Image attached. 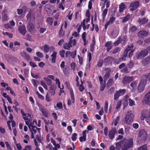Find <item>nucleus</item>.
Instances as JSON below:
<instances>
[{"label":"nucleus","instance_id":"64","mask_svg":"<svg viewBox=\"0 0 150 150\" xmlns=\"http://www.w3.org/2000/svg\"><path fill=\"white\" fill-rule=\"evenodd\" d=\"M118 133L122 135L124 134L123 129L122 128L120 129L118 131Z\"/></svg>","mask_w":150,"mask_h":150},{"label":"nucleus","instance_id":"47","mask_svg":"<svg viewBox=\"0 0 150 150\" xmlns=\"http://www.w3.org/2000/svg\"><path fill=\"white\" fill-rule=\"evenodd\" d=\"M85 20L84 19L83 20V21L81 23V25H82V26L83 27V30H85L86 29V27L85 25Z\"/></svg>","mask_w":150,"mask_h":150},{"label":"nucleus","instance_id":"30","mask_svg":"<svg viewBox=\"0 0 150 150\" xmlns=\"http://www.w3.org/2000/svg\"><path fill=\"white\" fill-rule=\"evenodd\" d=\"M137 82L136 81L132 82L130 84V86L133 89H134L137 87Z\"/></svg>","mask_w":150,"mask_h":150},{"label":"nucleus","instance_id":"13","mask_svg":"<svg viewBox=\"0 0 150 150\" xmlns=\"http://www.w3.org/2000/svg\"><path fill=\"white\" fill-rule=\"evenodd\" d=\"M117 132L116 129L115 127H112L111 129L110 130L108 133L109 138L111 139H113L115 136V134Z\"/></svg>","mask_w":150,"mask_h":150},{"label":"nucleus","instance_id":"40","mask_svg":"<svg viewBox=\"0 0 150 150\" xmlns=\"http://www.w3.org/2000/svg\"><path fill=\"white\" fill-rule=\"evenodd\" d=\"M41 84L43 87L46 89L47 90V87L46 83L43 81H41Z\"/></svg>","mask_w":150,"mask_h":150},{"label":"nucleus","instance_id":"63","mask_svg":"<svg viewBox=\"0 0 150 150\" xmlns=\"http://www.w3.org/2000/svg\"><path fill=\"white\" fill-rule=\"evenodd\" d=\"M16 146L17 149L18 150H21L22 149V146H21L20 143L17 144H16Z\"/></svg>","mask_w":150,"mask_h":150},{"label":"nucleus","instance_id":"43","mask_svg":"<svg viewBox=\"0 0 150 150\" xmlns=\"http://www.w3.org/2000/svg\"><path fill=\"white\" fill-rule=\"evenodd\" d=\"M120 50V48L119 47L115 48L113 51L112 53L113 54H115Z\"/></svg>","mask_w":150,"mask_h":150},{"label":"nucleus","instance_id":"23","mask_svg":"<svg viewBox=\"0 0 150 150\" xmlns=\"http://www.w3.org/2000/svg\"><path fill=\"white\" fill-rule=\"evenodd\" d=\"M114 60V58L110 57H108L104 59V61L106 63H111Z\"/></svg>","mask_w":150,"mask_h":150},{"label":"nucleus","instance_id":"45","mask_svg":"<svg viewBox=\"0 0 150 150\" xmlns=\"http://www.w3.org/2000/svg\"><path fill=\"white\" fill-rule=\"evenodd\" d=\"M57 107L59 109H62L63 108L62 103L61 102H59L56 104Z\"/></svg>","mask_w":150,"mask_h":150},{"label":"nucleus","instance_id":"3","mask_svg":"<svg viewBox=\"0 0 150 150\" xmlns=\"http://www.w3.org/2000/svg\"><path fill=\"white\" fill-rule=\"evenodd\" d=\"M122 144L124 145V148L122 150H127L128 149L131 148L133 146V139L130 138L122 142Z\"/></svg>","mask_w":150,"mask_h":150},{"label":"nucleus","instance_id":"16","mask_svg":"<svg viewBox=\"0 0 150 150\" xmlns=\"http://www.w3.org/2000/svg\"><path fill=\"white\" fill-rule=\"evenodd\" d=\"M105 71L106 73L104 76L105 80H107L109 78L110 75V73L111 72V70L110 68H107L105 69Z\"/></svg>","mask_w":150,"mask_h":150},{"label":"nucleus","instance_id":"7","mask_svg":"<svg viewBox=\"0 0 150 150\" xmlns=\"http://www.w3.org/2000/svg\"><path fill=\"white\" fill-rule=\"evenodd\" d=\"M146 82L141 78V80L139 83L137 88V90L139 93L142 92L144 90L146 86Z\"/></svg>","mask_w":150,"mask_h":150},{"label":"nucleus","instance_id":"48","mask_svg":"<svg viewBox=\"0 0 150 150\" xmlns=\"http://www.w3.org/2000/svg\"><path fill=\"white\" fill-rule=\"evenodd\" d=\"M86 137L83 136H81L79 138V140L81 142L85 141L86 140Z\"/></svg>","mask_w":150,"mask_h":150},{"label":"nucleus","instance_id":"21","mask_svg":"<svg viewBox=\"0 0 150 150\" xmlns=\"http://www.w3.org/2000/svg\"><path fill=\"white\" fill-rule=\"evenodd\" d=\"M137 27L136 26H132L129 29V32L132 34L134 33L137 30Z\"/></svg>","mask_w":150,"mask_h":150},{"label":"nucleus","instance_id":"49","mask_svg":"<svg viewBox=\"0 0 150 150\" xmlns=\"http://www.w3.org/2000/svg\"><path fill=\"white\" fill-rule=\"evenodd\" d=\"M100 84L101 85L100 86V90L101 91H103L105 87V83H102V84Z\"/></svg>","mask_w":150,"mask_h":150},{"label":"nucleus","instance_id":"27","mask_svg":"<svg viewBox=\"0 0 150 150\" xmlns=\"http://www.w3.org/2000/svg\"><path fill=\"white\" fill-rule=\"evenodd\" d=\"M57 54V53L56 52H54L51 55V56L52 57V62L53 63L55 62V59Z\"/></svg>","mask_w":150,"mask_h":150},{"label":"nucleus","instance_id":"31","mask_svg":"<svg viewBox=\"0 0 150 150\" xmlns=\"http://www.w3.org/2000/svg\"><path fill=\"white\" fill-rule=\"evenodd\" d=\"M138 150H147V146L146 144H144L137 148Z\"/></svg>","mask_w":150,"mask_h":150},{"label":"nucleus","instance_id":"39","mask_svg":"<svg viewBox=\"0 0 150 150\" xmlns=\"http://www.w3.org/2000/svg\"><path fill=\"white\" fill-rule=\"evenodd\" d=\"M121 38L119 37L118 39L115 41L114 43V44L115 46H117L120 42Z\"/></svg>","mask_w":150,"mask_h":150},{"label":"nucleus","instance_id":"25","mask_svg":"<svg viewBox=\"0 0 150 150\" xmlns=\"http://www.w3.org/2000/svg\"><path fill=\"white\" fill-rule=\"evenodd\" d=\"M126 7V6L124 3L121 4L119 6V12H123Z\"/></svg>","mask_w":150,"mask_h":150},{"label":"nucleus","instance_id":"46","mask_svg":"<svg viewBox=\"0 0 150 150\" xmlns=\"http://www.w3.org/2000/svg\"><path fill=\"white\" fill-rule=\"evenodd\" d=\"M44 51L46 52H47L49 50V46L46 45H45L44 47Z\"/></svg>","mask_w":150,"mask_h":150},{"label":"nucleus","instance_id":"38","mask_svg":"<svg viewBox=\"0 0 150 150\" xmlns=\"http://www.w3.org/2000/svg\"><path fill=\"white\" fill-rule=\"evenodd\" d=\"M129 105L130 106L135 105L134 102L131 99H129Z\"/></svg>","mask_w":150,"mask_h":150},{"label":"nucleus","instance_id":"34","mask_svg":"<svg viewBox=\"0 0 150 150\" xmlns=\"http://www.w3.org/2000/svg\"><path fill=\"white\" fill-rule=\"evenodd\" d=\"M108 12V9L105 8L104 9V10L103 11V13L102 15V17L103 19H104L105 18V17L107 13Z\"/></svg>","mask_w":150,"mask_h":150},{"label":"nucleus","instance_id":"56","mask_svg":"<svg viewBox=\"0 0 150 150\" xmlns=\"http://www.w3.org/2000/svg\"><path fill=\"white\" fill-rule=\"evenodd\" d=\"M36 54L38 56L41 58H42L43 57V54L40 52H37L36 53Z\"/></svg>","mask_w":150,"mask_h":150},{"label":"nucleus","instance_id":"61","mask_svg":"<svg viewBox=\"0 0 150 150\" xmlns=\"http://www.w3.org/2000/svg\"><path fill=\"white\" fill-rule=\"evenodd\" d=\"M30 64L31 67H36L37 66L34 62H30Z\"/></svg>","mask_w":150,"mask_h":150},{"label":"nucleus","instance_id":"51","mask_svg":"<svg viewBox=\"0 0 150 150\" xmlns=\"http://www.w3.org/2000/svg\"><path fill=\"white\" fill-rule=\"evenodd\" d=\"M32 148L31 146L28 145L25 146V149H23V150H32Z\"/></svg>","mask_w":150,"mask_h":150},{"label":"nucleus","instance_id":"20","mask_svg":"<svg viewBox=\"0 0 150 150\" xmlns=\"http://www.w3.org/2000/svg\"><path fill=\"white\" fill-rule=\"evenodd\" d=\"M112 42L111 41H108L105 44V46L107 47L106 50L108 52L112 48V46L111 45Z\"/></svg>","mask_w":150,"mask_h":150},{"label":"nucleus","instance_id":"55","mask_svg":"<svg viewBox=\"0 0 150 150\" xmlns=\"http://www.w3.org/2000/svg\"><path fill=\"white\" fill-rule=\"evenodd\" d=\"M115 18L114 17L112 16L110 18L109 21L110 22L111 24H112L113 23V22L115 21Z\"/></svg>","mask_w":150,"mask_h":150},{"label":"nucleus","instance_id":"60","mask_svg":"<svg viewBox=\"0 0 150 150\" xmlns=\"http://www.w3.org/2000/svg\"><path fill=\"white\" fill-rule=\"evenodd\" d=\"M108 128L107 127H105L104 129V133L105 135L106 136L108 135Z\"/></svg>","mask_w":150,"mask_h":150},{"label":"nucleus","instance_id":"52","mask_svg":"<svg viewBox=\"0 0 150 150\" xmlns=\"http://www.w3.org/2000/svg\"><path fill=\"white\" fill-rule=\"evenodd\" d=\"M134 64L133 62H130L127 64L128 67L129 68H132L134 66Z\"/></svg>","mask_w":150,"mask_h":150},{"label":"nucleus","instance_id":"54","mask_svg":"<svg viewBox=\"0 0 150 150\" xmlns=\"http://www.w3.org/2000/svg\"><path fill=\"white\" fill-rule=\"evenodd\" d=\"M46 21H47L50 24H52V19L51 18H47Z\"/></svg>","mask_w":150,"mask_h":150},{"label":"nucleus","instance_id":"17","mask_svg":"<svg viewBox=\"0 0 150 150\" xmlns=\"http://www.w3.org/2000/svg\"><path fill=\"white\" fill-rule=\"evenodd\" d=\"M54 9L53 6L50 4H47L45 6V9L47 12L52 11Z\"/></svg>","mask_w":150,"mask_h":150},{"label":"nucleus","instance_id":"11","mask_svg":"<svg viewBox=\"0 0 150 150\" xmlns=\"http://www.w3.org/2000/svg\"><path fill=\"white\" fill-rule=\"evenodd\" d=\"M133 79L132 76H125L123 78L122 82L124 85H126L129 83Z\"/></svg>","mask_w":150,"mask_h":150},{"label":"nucleus","instance_id":"26","mask_svg":"<svg viewBox=\"0 0 150 150\" xmlns=\"http://www.w3.org/2000/svg\"><path fill=\"white\" fill-rule=\"evenodd\" d=\"M148 21V19L144 18L142 19H139L138 21V22L140 25L146 23Z\"/></svg>","mask_w":150,"mask_h":150},{"label":"nucleus","instance_id":"2","mask_svg":"<svg viewBox=\"0 0 150 150\" xmlns=\"http://www.w3.org/2000/svg\"><path fill=\"white\" fill-rule=\"evenodd\" d=\"M140 118L142 120H144V118H146V121L150 125V108L148 111L145 110H142Z\"/></svg>","mask_w":150,"mask_h":150},{"label":"nucleus","instance_id":"58","mask_svg":"<svg viewBox=\"0 0 150 150\" xmlns=\"http://www.w3.org/2000/svg\"><path fill=\"white\" fill-rule=\"evenodd\" d=\"M103 64V61L102 60H100L98 62L97 64L98 66L99 67H101Z\"/></svg>","mask_w":150,"mask_h":150},{"label":"nucleus","instance_id":"24","mask_svg":"<svg viewBox=\"0 0 150 150\" xmlns=\"http://www.w3.org/2000/svg\"><path fill=\"white\" fill-rule=\"evenodd\" d=\"M72 46V45L70 44V42L68 43H66L64 44L63 47V48L65 50H69L70 47Z\"/></svg>","mask_w":150,"mask_h":150},{"label":"nucleus","instance_id":"15","mask_svg":"<svg viewBox=\"0 0 150 150\" xmlns=\"http://www.w3.org/2000/svg\"><path fill=\"white\" fill-rule=\"evenodd\" d=\"M142 102L145 103H147L148 102H150V91L145 95Z\"/></svg>","mask_w":150,"mask_h":150},{"label":"nucleus","instance_id":"5","mask_svg":"<svg viewBox=\"0 0 150 150\" xmlns=\"http://www.w3.org/2000/svg\"><path fill=\"white\" fill-rule=\"evenodd\" d=\"M147 55V51L145 49H144L136 53V56L137 59H141Z\"/></svg>","mask_w":150,"mask_h":150},{"label":"nucleus","instance_id":"36","mask_svg":"<svg viewBox=\"0 0 150 150\" xmlns=\"http://www.w3.org/2000/svg\"><path fill=\"white\" fill-rule=\"evenodd\" d=\"M72 37L70 38L69 42H70V44L71 45V44H72V45H75L76 44V40L75 39H73V40H72Z\"/></svg>","mask_w":150,"mask_h":150},{"label":"nucleus","instance_id":"12","mask_svg":"<svg viewBox=\"0 0 150 150\" xmlns=\"http://www.w3.org/2000/svg\"><path fill=\"white\" fill-rule=\"evenodd\" d=\"M18 30L20 34L23 36H24L26 32V30L25 26L23 25L18 26Z\"/></svg>","mask_w":150,"mask_h":150},{"label":"nucleus","instance_id":"35","mask_svg":"<svg viewBox=\"0 0 150 150\" xmlns=\"http://www.w3.org/2000/svg\"><path fill=\"white\" fill-rule=\"evenodd\" d=\"M113 80L112 79H110L108 81L107 86L108 87H110L112 84Z\"/></svg>","mask_w":150,"mask_h":150},{"label":"nucleus","instance_id":"22","mask_svg":"<svg viewBox=\"0 0 150 150\" xmlns=\"http://www.w3.org/2000/svg\"><path fill=\"white\" fill-rule=\"evenodd\" d=\"M141 78L144 81H150V73H149L147 75H142Z\"/></svg>","mask_w":150,"mask_h":150},{"label":"nucleus","instance_id":"41","mask_svg":"<svg viewBox=\"0 0 150 150\" xmlns=\"http://www.w3.org/2000/svg\"><path fill=\"white\" fill-rule=\"evenodd\" d=\"M120 119V117L119 116L117 117L114 120L113 122L115 126H116L117 125L118 121Z\"/></svg>","mask_w":150,"mask_h":150},{"label":"nucleus","instance_id":"28","mask_svg":"<svg viewBox=\"0 0 150 150\" xmlns=\"http://www.w3.org/2000/svg\"><path fill=\"white\" fill-rule=\"evenodd\" d=\"M122 142H117L116 143V149L117 150H119L120 149L121 146H122Z\"/></svg>","mask_w":150,"mask_h":150},{"label":"nucleus","instance_id":"19","mask_svg":"<svg viewBox=\"0 0 150 150\" xmlns=\"http://www.w3.org/2000/svg\"><path fill=\"white\" fill-rule=\"evenodd\" d=\"M115 30H113L111 33V35L113 37L117 36L119 33V30L118 27H115Z\"/></svg>","mask_w":150,"mask_h":150},{"label":"nucleus","instance_id":"10","mask_svg":"<svg viewBox=\"0 0 150 150\" xmlns=\"http://www.w3.org/2000/svg\"><path fill=\"white\" fill-rule=\"evenodd\" d=\"M138 136L143 140H145L147 137V133L144 129H142L139 132Z\"/></svg>","mask_w":150,"mask_h":150},{"label":"nucleus","instance_id":"14","mask_svg":"<svg viewBox=\"0 0 150 150\" xmlns=\"http://www.w3.org/2000/svg\"><path fill=\"white\" fill-rule=\"evenodd\" d=\"M142 64L145 66H147L150 63V56L145 57L142 61Z\"/></svg>","mask_w":150,"mask_h":150},{"label":"nucleus","instance_id":"29","mask_svg":"<svg viewBox=\"0 0 150 150\" xmlns=\"http://www.w3.org/2000/svg\"><path fill=\"white\" fill-rule=\"evenodd\" d=\"M27 116H26V117H23V119L25 120H28L29 121H30V120H32L31 116L30 114L29 113H28L27 114Z\"/></svg>","mask_w":150,"mask_h":150},{"label":"nucleus","instance_id":"37","mask_svg":"<svg viewBox=\"0 0 150 150\" xmlns=\"http://www.w3.org/2000/svg\"><path fill=\"white\" fill-rule=\"evenodd\" d=\"M77 134L76 133H74L72 135L71 137V139L73 141H75L76 140L77 137Z\"/></svg>","mask_w":150,"mask_h":150},{"label":"nucleus","instance_id":"57","mask_svg":"<svg viewBox=\"0 0 150 150\" xmlns=\"http://www.w3.org/2000/svg\"><path fill=\"white\" fill-rule=\"evenodd\" d=\"M126 41V38L125 37H123L122 38H121L120 42L122 44L125 43Z\"/></svg>","mask_w":150,"mask_h":150},{"label":"nucleus","instance_id":"33","mask_svg":"<svg viewBox=\"0 0 150 150\" xmlns=\"http://www.w3.org/2000/svg\"><path fill=\"white\" fill-rule=\"evenodd\" d=\"M24 138L25 139H24L23 140V142L25 144H27L28 143V140H30V137L27 134H26L24 137Z\"/></svg>","mask_w":150,"mask_h":150},{"label":"nucleus","instance_id":"18","mask_svg":"<svg viewBox=\"0 0 150 150\" xmlns=\"http://www.w3.org/2000/svg\"><path fill=\"white\" fill-rule=\"evenodd\" d=\"M27 27L28 31L30 32L33 31L35 28L33 24L30 22L28 23Z\"/></svg>","mask_w":150,"mask_h":150},{"label":"nucleus","instance_id":"59","mask_svg":"<svg viewBox=\"0 0 150 150\" xmlns=\"http://www.w3.org/2000/svg\"><path fill=\"white\" fill-rule=\"evenodd\" d=\"M76 64L75 63L72 62L71 65V69H73L74 70H75V68Z\"/></svg>","mask_w":150,"mask_h":150},{"label":"nucleus","instance_id":"44","mask_svg":"<svg viewBox=\"0 0 150 150\" xmlns=\"http://www.w3.org/2000/svg\"><path fill=\"white\" fill-rule=\"evenodd\" d=\"M65 53V51L64 50H62L59 52L60 55L62 57H64V53Z\"/></svg>","mask_w":150,"mask_h":150},{"label":"nucleus","instance_id":"8","mask_svg":"<svg viewBox=\"0 0 150 150\" xmlns=\"http://www.w3.org/2000/svg\"><path fill=\"white\" fill-rule=\"evenodd\" d=\"M139 6V2L136 1L130 4L129 8L130 11H133L136 10Z\"/></svg>","mask_w":150,"mask_h":150},{"label":"nucleus","instance_id":"53","mask_svg":"<svg viewBox=\"0 0 150 150\" xmlns=\"http://www.w3.org/2000/svg\"><path fill=\"white\" fill-rule=\"evenodd\" d=\"M122 71L125 73H128V69L127 67H125L122 69Z\"/></svg>","mask_w":150,"mask_h":150},{"label":"nucleus","instance_id":"50","mask_svg":"<svg viewBox=\"0 0 150 150\" xmlns=\"http://www.w3.org/2000/svg\"><path fill=\"white\" fill-rule=\"evenodd\" d=\"M32 81L34 86H37L38 84V82L37 81L34 79H33Z\"/></svg>","mask_w":150,"mask_h":150},{"label":"nucleus","instance_id":"1","mask_svg":"<svg viewBox=\"0 0 150 150\" xmlns=\"http://www.w3.org/2000/svg\"><path fill=\"white\" fill-rule=\"evenodd\" d=\"M134 51V49L132 47L128 46L125 50L124 54L122 57L119 59L120 61H125L128 54V57L130 58L132 56Z\"/></svg>","mask_w":150,"mask_h":150},{"label":"nucleus","instance_id":"6","mask_svg":"<svg viewBox=\"0 0 150 150\" xmlns=\"http://www.w3.org/2000/svg\"><path fill=\"white\" fill-rule=\"evenodd\" d=\"M126 92V90L124 89L116 91L114 94V99H118L120 96H123Z\"/></svg>","mask_w":150,"mask_h":150},{"label":"nucleus","instance_id":"32","mask_svg":"<svg viewBox=\"0 0 150 150\" xmlns=\"http://www.w3.org/2000/svg\"><path fill=\"white\" fill-rule=\"evenodd\" d=\"M130 18V15H127L126 16L123 18L122 21V23H125Z\"/></svg>","mask_w":150,"mask_h":150},{"label":"nucleus","instance_id":"4","mask_svg":"<svg viewBox=\"0 0 150 150\" xmlns=\"http://www.w3.org/2000/svg\"><path fill=\"white\" fill-rule=\"evenodd\" d=\"M134 118V115L133 111H129L125 117V121L127 124H130L133 121Z\"/></svg>","mask_w":150,"mask_h":150},{"label":"nucleus","instance_id":"62","mask_svg":"<svg viewBox=\"0 0 150 150\" xmlns=\"http://www.w3.org/2000/svg\"><path fill=\"white\" fill-rule=\"evenodd\" d=\"M71 53L70 51H67L65 53L66 57H67L70 55L71 56Z\"/></svg>","mask_w":150,"mask_h":150},{"label":"nucleus","instance_id":"42","mask_svg":"<svg viewBox=\"0 0 150 150\" xmlns=\"http://www.w3.org/2000/svg\"><path fill=\"white\" fill-rule=\"evenodd\" d=\"M121 105V101L120 100H118L117 101L116 106L115 107L116 109L117 110L120 107Z\"/></svg>","mask_w":150,"mask_h":150},{"label":"nucleus","instance_id":"9","mask_svg":"<svg viewBox=\"0 0 150 150\" xmlns=\"http://www.w3.org/2000/svg\"><path fill=\"white\" fill-rule=\"evenodd\" d=\"M148 34L149 33L147 31L141 30L138 33L137 37L139 38H143L146 37Z\"/></svg>","mask_w":150,"mask_h":150}]
</instances>
